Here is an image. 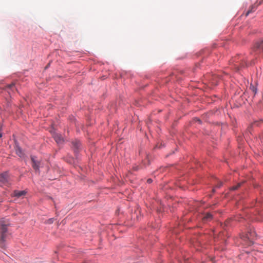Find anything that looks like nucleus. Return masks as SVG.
I'll use <instances>...</instances> for the list:
<instances>
[{
  "instance_id": "423d86ee",
  "label": "nucleus",
  "mask_w": 263,
  "mask_h": 263,
  "mask_svg": "<svg viewBox=\"0 0 263 263\" xmlns=\"http://www.w3.org/2000/svg\"><path fill=\"white\" fill-rule=\"evenodd\" d=\"M53 137L57 143L61 144V143H63V138H62V137L61 135L57 134V133H54L53 135Z\"/></svg>"
},
{
  "instance_id": "7ed1b4c3",
  "label": "nucleus",
  "mask_w": 263,
  "mask_h": 263,
  "mask_svg": "<svg viewBox=\"0 0 263 263\" xmlns=\"http://www.w3.org/2000/svg\"><path fill=\"white\" fill-rule=\"evenodd\" d=\"M256 234L254 230L250 229L247 234L241 236V239L245 242V245L250 246L253 243V240Z\"/></svg>"
},
{
  "instance_id": "dca6fc26",
  "label": "nucleus",
  "mask_w": 263,
  "mask_h": 263,
  "mask_svg": "<svg viewBox=\"0 0 263 263\" xmlns=\"http://www.w3.org/2000/svg\"><path fill=\"white\" fill-rule=\"evenodd\" d=\"M222 185V182L221 181H219L218 183L216 185V187L219 188Z\"/></svg>"
},
{
  "instance_id": "9b49d317",
  "label": "nucleus",
  "mask_w": 263,
  "mask_h": 263,
  "mask_svg": "<svg viewBox=\"0 0 263 263\" xmlns=\"http://www.w3.org/2000/svg\"><path fill=\"white\" fill-rule=\"evenodd\" d=\"M204 221H209L212 219V215L210 213H206L202 218Z\"/></svg>"
},
{
  "instance_id": "f257e3e1",
  "label": "nucleus",
  "mask_w": 263,
  "mask_h": 263,
  "mask_svg": "<svg viewBox=\"0 0 263 263\" xmlns=\"http://www.w3.org/2000/svg\"><path fill=\"white\" fill-rule=\"evenodd\" d=\"M9 224L8 222H5L3 220L1 221L0 247L2 249L6 248V241L8 236L7 227Z\"/></svg>"
},
{
  "instance_id": "f3484780",
  "label": "nucleus",
  "mask_w": 263,
  "mask_h": 263,
  "mask_svg": "<svg viewBox=\"0 0 263 263\" xmlns=\"http://www.w3.org/2000/svg\"><path fill=\"white\" fill-rule=\"evenodd\" d=\"M53 219L52 218L49 219L47 221V223L49 224H51V223H53Z\"/></svg>"
},
{
  "instance_id": "2eb2a0df",
  "label": "nucleus",
  "mask_w": 263,
  "mask_h": 263,
  "mask_svg": "<svg viewBox=\"0 0 263 263\" xmlns=\"http://www.w3.org/2000/svg\"><path fill=\"white\" fill-rule=\"evenodd\" d=\"M250 89L252 90V91L255 94L257 92V89L255 88L254 86H251Z\"/></svg>"
},
{
  "instance_id": "f03ea898",
  "label": "nucleus",
  "mask_w": 263,
  "mask_h": 263,
  "mask_svg": "<svg viewBox=\"0 0 263 263\" xmlns=\"http://www.w3.org/2000/svg\"><path fill=\"white\" fill-rule=\"evenodd\" d=\"M232 62L234 63V68L237 71L245 68L248 65L246 58L242 55L235 57Z\"/></svg>"
},
{
  "instance_id": "4468645a",
  "label": "nucleus",
  "mask_w": 263,
  "mask_h": 263,
  "mask_svg": "<svg viewBox=\"0 0 263 263\" xmlns=\"http://www.w3.org/2000/svg\"><path fill=\"white\" fill-rule=\"evenodd\" d=\"M242 183H238L237 185H234L231 187L232 190H236L238 189L241 185Z\"/></svg>"
},
{
  "instance_id": "0eeeda50",
  "label": "nucleus",
  "mask_w": 263,
  "mask_h": 263,
  "mask_svg": "<svg viewBox=\"0 0 263 263\" xmlns=\"http://www.w3.org/2000/svg\"><path fill=\"white\" fill-rule=\"evenodd\" d=\"M73 147L75 153H77L80 148L81 143L79 140H76L72 142Z\"/></svg>"
},
{
  "instance_id": "412c9836",
  "label": "nucleus",
  "mask_w": 263,
  "mask_h": 263,
  "mask_svg": "<svg viewBox=\"0 0 263 263\" xmlns=\"http://www.w3.org/2000/svg\"><path fill=\"white\" fill-rule=\"evenodd\" d=\"M2 136V134L1 133H0V138H1Z\"/></svg>"
},
{
  "instance_id": "a211bd4d",
  "label": "nucleus",
  "mask_w": 263,
  "mask_h": 263,
  "mask_svg": "<svg viewBox=\"0 0 263 263\" xmlns=\"http://www.w3.org/2000/svg\"><path fill=\"white\" fill-rule=\"evenodd\" d=\"M147 182L148 183H151L152 182V179H147Z\"/></svg>"
},
{
  "instance_id": "6e6552de",
  "label": "nucleus",
  "mask_w": 263,
  "mask_h": 263,
  "mask_svg": "<svg viewBox=\"0 0 263 263\" xmlns=\"http://www.w3.org/2000/svg\"><path fill=\"white\" fill-rule=\"evenodd\" d=\"M26 192L24 191H14L13 192V196L17 197H20L22 196L25 195Z\"/></svg>"
},
{
  "instance_id": "f8f14e48",
  "label": "nucleus",
  "mask_w": 263,
  "mask_h": 263,
  "mask_svg": "<svg viewBox=\"0 0 263 263\" xmlns=\"http://www.w3.org/2000/svg\"><path fill=\"white\" fill-rule=\"evenodd\" d=\"M256 9V6L255 5H252L248 11L246 13V16H248L250 13L254 12Z\"/></svg>"
},
{
  "instance_id": "aec40b11",
  "label": "nucleus",
  "mask_w": 263,
  "mask_h": 263,
  "mask_svg": "<svg viewBox=\"0 0 263 263\" xmlns=\"http://www.w3.org/2000/svg\"><path fill=\"white\" fill-rule=\"evenodd\" d=\"M135 170L136 171L138 170V167H135Z\"/></svg>"
},
{
  "instance_id": "6ab92c4d",
  "label": "nucleus",
  "mask_w": 263,
  "mask_h": 263,
  "mask_svg": "<svg viewBox=\"0 0 263 263\" xmlns=\"http://www.w3.org/2000/svg\"><path fill=\"white\" fill-rule=\"evenodd\" d=\"M197 120L200 123H201V120H199V119H197Z\"/></svg>"
},
{
  "instance_id": "20e7f679",
  "label": "nucleus",
  "mask_w": 263,
  "mask_h": 263,
  "mask_svg": "<svg viewBox=\"0 0 263 263\" xmlns=\"http://www.w3.org/2000/svg\"><path fill=\"white\" fill-rule=\"evenodd\" d=\"M31 160L32 162V166L33 169L36 171H39L40 162L35 160V158L31 156Z\"/></svg>"
},
{
  "instance_id": "9d476101",
  "label": "nucleus",
  "mask_w": 263,
  "mask_h": 263,
  "mask_svg": "<svg viewBox=\"0 0 263 263\" xmlns=\"http://www.w3.org/2000/svg\"><path fill=\"white\" fill-rule=\"evenodd\" d=\"M15 153L16 154L20 157H23V153L20 147L18 146H16L15 147Z\"/></svg>"
},
{
  "instance_id": "ddd939ff",
  "label": "nucleus",
  "mask_w": 263,
  "mask_h": 263,
  "mask_svg": "<svg viewBox=\"0 0 263 263\" xmlns=\"http://www.w3.org/2000/svg\"><path fill=\"white\" fill-rule=\"evenodd\" d=\"M7 88L9 89H11L12 91H14V89H16L15 88V84L14 83H11V84H9L8 85H7Z\"/></svg>"
},
{
  "instance_id": "39448f33",
  "label": "nucleus",
  "mask_w": 263,
  "mask_h": 263,
  "mask_svg": "<svg viewBox=\"0 0 263 263\" xmlns=\"http://www.w3.org/2000/svg\"><path fill=\"white\" fill-rule=\"evenodd\" d=\"M254 48L257 53H260L263 51V41L256 43Z\"/></svg>"
},
{
  "instance_id": "1a4fd4ad",
  "label": "nucleus",
  "mask_w": 263,
  "mask_h": 263,
  "mask_svg": "<svg viewBox=\"0 0 263 263\" xmlns=\"http://www.w3.org/2000/svg\"><path fill=\"white\" fill-rule=\"evenodd\" d=\"M1 181L4 183L8 182V177L6 173L2 174L1 176Z\"/></svg>"
}]
</instances>
